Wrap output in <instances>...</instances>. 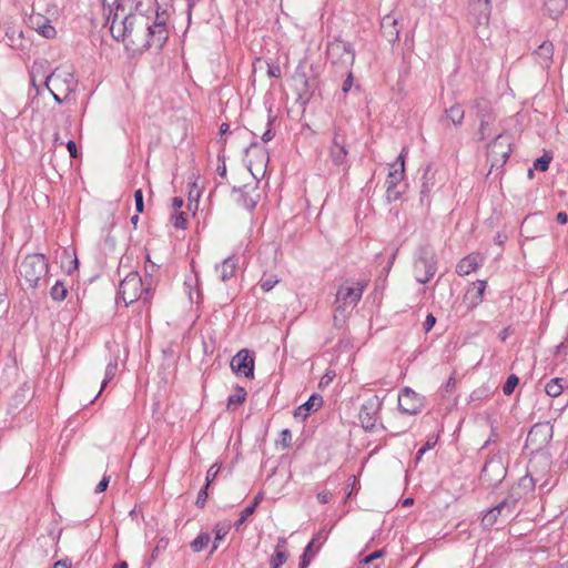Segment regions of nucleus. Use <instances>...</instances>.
Instances as JSON below:
<instances>
[{
    "label": "nucleus",
    "mask_w": 568,
    "mask_h": 568,
    "mask_svg": "<svg viewBox=\"0 0 568 568\" xmlns=\"http://www.w3.org/2000/svg\"><path fill=\"white\" fill-rule=\"evenodd\" d=\"M106 24L112 38L121 41L128 50L133 52H142L151 48L160 50L168 40L165 21L156 14L155 21L150 23L149 17L132 12V3H120L111 8Z\"/></svg>",
    "instance_id": "obj_1"
},
{
    "label": "nucleus",
    "mask_w": 568,
    "mask_h": 568,
    "mask_svg": "<svg viewBox=\"0 0 568 568\" xmlns=\"http://www.w3.org/2000/svg\"><path fill=\"white\" fill-rule=\"evenodd\" d=\"M47 274L48 263L43 254L27 255L19 265L21 285L29 288H36Z\"/></svg>",
    "instance_id": "obj_2"
},
{
    "label": "nucleus",
    "mask_w": 568,
    "mask_h": 568,
    "mask_svg": "<svg viewBox=\"0 0 568 568\" xmlns=\"http://www.w3.org/2000/svg\"><path fill=\"white\" fill-rule=\"evenodd\" d=\"M119 297L124 302L125 306L142 300L148 303L151 298L150 287L143 288V282L138 272H130L120 283Z\"/></svg>",
    "instance_id": "obj_3"
},
{
    "label": "nucleus",
    "mask_w": 568,
    "mask_h": 568,
    "mask_svg": "<svg viewBox=\"0 0 568 568\" xmlns=\"http://www.w3.org/2000/svg\"><path fill=\"white\" fill-rule=\"evenodd\" d=\"M326 54L331 64L341 71H348L355 61L353 47L341 39L328 43Z\"/></svg>",
    "instance_id": "obj_4"
},
{
    "label": "nucleus",
    "mask_w": 568,
    "mask_h": 568,
    "mask_svg": "<svg viewBox=\"0 0 568 568\" xmlns=\"http://www.w3.org/2000/svg\"><path fill=\"white\" fill-rule=\"evenodd\" d=\"M45 87L50 92H60L68 99L70 93L74 92L77 81L73 71L70 68L60 67L54 69L45 78Z\"/></svg>",
    "instance_id": "obj_5"
},
{
    "label": "nucleus",
    "mask_w": 568,
    "mask_h": 568,
    "mask_svg": "<svg viewBox=\"0 0 568 568\" xmlns=\"http://www.w3.org/2000/svg\"><path fill=\"white\" fill-rule=\"evenodd\" d=\"M328 160L336 168L346 165L348 155L347 136L339 126L332 129V140L327 148Z\"/></svg>",
    "instance_id": "obj_6"
},
{
    "label": "nucleus",
    "mask_w": 568,
    "mask_h": 568,
    "mask_svg": "<svg viewBox=\"0 0 568 568\" xmlns=\"http://www.w3.org/2000/svg\"><path fill=\"white\" fill-rule=\"evenodd\" d=\"M366 284L361 282L345 281L336 293V311H345L347 307H355L362 298Z\"/></svg>",
    "instance_id": "obj_7"
},
{
    "label": "nucleus",
    "mask_w": 568,
    "mask_h": 568,
    "mask_svg": "<svg viewBox=\"0 0 568 568\" xmlns=\"http://www.w3.org/2000/svg\"><path fill=\"white\" fill-rule=\"evenodd\" d=\"M511 152V138L508 134H499L495 141L488 145L487 158L490 162V171L500 169L506 163Z\"/></svg>",
    "instance_id": "obj_8"
},
{
    "label": "nucleus",
    "mask_w": 568,
    "mask_h": 568,
    "mask_svg": "<svg viewBox=\"0 0 568 568\" xmlns=\"http://www.w3.org/2000/svg\"><path fill=\"white\" fill-rule=\"evenodd\" d=\"M415 277L417 282L425 284L427 283L436 273V262L434 260V254L428 251L427 247L420 248L419 256L415 261Z\"/></svg>",
    "instance_id": "obj_9"
},
{
    "label": "nucleus",
    "mask_w": 568,
    "mask_h": 568,
    "mask_svg": "<svg viewBox=\"0 0 568 568\" xmlns=\"http://www.w3.org/2000/svg\"><path fill=\"white\" fill-rule=\"evenodd\" d=\"M382 400L378 396H372L362 405L358 414L361 425L366 430H372L377 420Z\"/></svg>",
    "instance_id": "obj_10"
},
{
    "label": "nucleus",
    "mask_w": 568,
    "mask_h": 568,
    "mask_svg": "<svg viewBox=\"0 0 568 568\" xmlns=\"http://www.w3.org/2000/svg\"><path fill=\"white\" fill-rule=\"evenodd\" d=\"M231 368L246 378L254 377V357L248 349L239 351L231 359Z\"/></svg>",
    "instance_id": "obj_11"
},
{
    "label": "nucleus",
    "mask_w": 568,
    "mask_h": 568,
    "mask_svg": "<svg viewBox=\"0 0 568 568\" xmlns=\"http://www.w3.org/2000/svg\"><path fill=\"white\" fill-rule=\"evenodd\" d=\"M398 407L404 414L416 415L423 407V397L409 387H405L398 395Z\"/></svg>",
    "instance_id": "obj_12"
},
{
    "label": "nucleus",
    "mask_w": 568,
    "mask_h": 568,
    "mask_svg": "<svg viewBox=\"0 0 568 568\" xmlns=\"http://www.w3.org/2000/svg\"><path fill=\"white\" fill-rule=\"evenodd\" d=\"M551 437L552 427L548 423H539L530 428L527 435V444L536 448H541L550 442Z\"/></svg>",
    "instance_id": "obj_13"
},
{
    "label": "nucleus",
    "mask_w": 568,
    "mask_h": 568,
    "mask_svg": "<svg viewBox=\"0 0 568 568\" xmlns=\"http://www.w3.org/2000/svg\"><path fill=\"white\" fill-rule=\"evenodd\" d=\"M444 180V174L433 168V165H427L423 178H422V196H428L430 192L435 189H439L442 182Z\"/></svg>",
    "instance_id": "obj_14"
},
{
    "label": "nucleus",
    "mask_w": 568,
    "mask_h": 568,
    "mask_svg": "<svg viewBox=\"0 0 568 568\" xmlns=\"http://www.w3.org/2000/svg\"><path fill=\"white\" fill-rule=\"evenodd\" d=\"M28 22L32 29L47 39H52L57 34L54 27L51 26V21L41 13L32 12L29 16Z\"/></svg>",
    "instance_id": "obj_15"
},
{
    "label": "nucleus",
    "mask_w": 568,
    "mask_h": 568,
    "mask_svg": "<svg viewBox=\"0 0 568 568\" xmlns=\"http://www.w3.org/2000/svg\"><path fill=\"white\" fill-rule=\"evenodd\" d=\"M468 11L477 24L488 23L491 13L490 0H469Z\"/></svg>",
    "instance_id": "obj_16"
},
{
    "label": "nucleus",
    "mask_w": 568,
    "mask_h": 568,
    "mask_svg": "<svg viewBox=\"0 0 568 568\" xmlns=\"http://www.w3.org/2000/svg\"><path fill=\"white\" fill-rule=\"evenodd\" d=\"M406 154H407V149L404 148L402 150V152L399 153L398 158L396 159V161L389 165V172H388V176L386 180V185H390V187L397 186L400 183V181L403 180L404 172H405L404 165H405Z\"/></svg>",
    "instance_id": "obj_17"
},
{
    "label": "nucleus",
    "mask_w": 568,
    "mask_h": 568,
    "mask_svg": "<svg viewBox=\"0 0 568 568\" xmlns=\"http://www.w3.org/2000/svg\"><path fill=\"white\" fill-rule=\"evenodd\" d=\"M293 81L298 99L303 102L310 101L314 91V85L306 74L303 71L297 70L293 77Z\"/></svg>",
    "instance_id": "obj_18"
},
{
    "label": "nucleus",
    "mask_w": 568,
    "mask_h": 568,
    "mask_svg": "<svg viewBox=\"0 0 568 568\" xmlns=\"http://www.w3.org/2000/svg\"><path fill=\"white\" fill-rule=\"evenodd\" d=\"M233 192H239V203L247 210H253L260 199L256 186L244 185L243 187H233Z\"/></svg>",
    "instance_id": "obj_19"
},
{
    "label": "nucleus",
    "mask_w": 568,
    "mask_h": 568,
    "mask_svg": "<svg viewBox=\"0 0 568 568\" xmlns=\"http://www.w3.org/2000/svg\"><path fill=\"white\" fill-rule=\"evenodd\" d=\"M514 500L513 499H504L500 501L497 506L490 508L481 518V525L484 528L489 529L493 527L496 523L499 516L503 515L506 507H513Z\"/></svg>",
    "instance_id": "obj_20"
},
{
    "label": "nucleus",
    "mask_w": 568,
    "mask_h": 568,
    "mask_svg": "<svg viewBox=\"0 0 568 568\" xmlns=\"http://www.w3.org/2000/svg\"><path fill=\"white\" fill-rule=\"evenodd\" d=\"M474 106L477 109V118L480 121L479 138L484 140L487 135L486 131L491 119L488 103L485 100H476Z\"/></svg>",
    "instance_id": "obj_21"
},
{
    "label": "nucleus",
    "mask_w": 568,
    "mask_h": 568,
    "mask_svg": "<svg viewBox=\"0 0 568 568\" xmlns=\"http://www.w3.org/2000/svg\"><path fill=\"white\" fill-rule=\"evenodd\" d=\"M323 404V398L321 395L313 394L307 402L302 404L297 409L295 410L294 416L295 417H302L305 419L310 412L317 410Z\"/></svg>",
    "instance_id": "obj_22"
},
{
    "label": "nucleus",
    "mask_w": 568,
    "mask_h": 568,
    "mask_svg": "<svg viewBox=\"0 0 568 568\" xmlns=\"http://www.w3.org/2000/svg\"><path fill=\"white\" fill-rule=\"evenodd\" d=\"M481 260L483 258L478 255L470 254L459 261L456 266V272L462 276L468 275L478 268Z\"/></svg>",
    "instance_id": "obj_23"
},
{
    "label": "nucleus",
    "mask_w": 568,
    "mask_h": 568,
    "mask_svg": "<svg viewBox=\"0 0 568 568\" xmlns=\"http://www.w3.org/2000/svg\"><path fill=\"white\" fill-rule=\"evenodd\" d=\"M554 54V45L551 42H542L535 51L537 62L544 67H549Z\"/></svg>",
    "instance_id": "obj_24"
},
{
    "label": "nucleus",
    "mask_w": 568,
    "mask_h": 568,
    "mask_svg": "<svg viewBox=\"0 0 568 568\" xmlns=\"http://www.w3.org/2000/svg\"><path fill=\"white\" fill-rule=\"evenodd\" d=\"M397 20L390 16H386L383 18L381 27L384 36L388 39V41H396L399 37V30L396 28Z\"/></svg>",
    "instance_id": "obj_25"
},
{
    "label": "nucleus",
    "mask_w": 568,
    "mask_h": 568,
    "mask_svg": "<svg viewBox=\"0 0 568 568\" xmlns=\"http://www.w3.org/2000/svg\"><path fill=\"white\" fill-rule=\"evenodd\" d=\"M236 258L227 257L225 258L221 265L216 266V271L219 272V276L223 282L229 281L234 276L236 270Z\"/></svg>",
    "instance_id": "obj_26"
},
{
    "label": "nucleus",
    "mask_w": 568,
    "mask_h": 568,
    "mask_svg": "<svg viewBox=\"0 0 568 568\" xmlns=\"http://www.w3.org/2000/svg\"><path fill=\"white\" fill-rule=\"evenodd\" d=\"M544 6L548 16L552 19H557L565 11L567 0H544Z\"/></svg>",
    "instance_id": "obj_27"
},
{
    "label": "nucleus",
    "mask_w": 568,
    "mask_h": 568,
    "mask_svg": "<svg viewBox=\"0 0 568 568\" xmlns=\"http://www.w3.org/2000/svg\"><path fill=\"white\" fill-rule=\"evenodd\" d=\"M446 118L449 119L455 125H460L464 120V110L462 105L454 104L445 110Z\"/></svg>",
    "instance_id": "obj_28"
},
{
    "label": "nucleus",
    "mask_w": 568,
    "mask_h": 568,
    "mask_svg": "<svg viewBox=\"0 0 568 568\" xmlns=\"http://www.w3.org/2000/svg\"><path fill=\"white\" fill-rule=\"evenodd\" d=\"M104 223H105V226H108L104 230L106 232L105 233V237H104V242H105V244L108 245V247L110 250H113L114 246H115V239H114V236L111 235L110 227L115 224V221H114V215L111 212H108L105 214Z\"/></svg>",
    "instance_id": "obj_29"
},
{
    "label": "nucleus",
    "mask_w": 568,
    "mask_h": 568,
    "mask_svg": "<svg viewBox=\"0 0 568 568\" xmlns=\"http://www.w3.org/2000/svg\"><path fill=\"white\" fill-rule=\"evenodd\" d=\"M562 382L564 379L559 377L550 379L545 386L547 395L550 397H558L564 390Z\"/></svg>",
    "instance_id": "obj_30"
},
{
    "label": "nucleus",
    "mask_w": 568,
    "mask_h": 568,
    "mask_svg": "<svg viewBox=\"0 0 568 568\" xmlns=\"http://www.w3.org/2000/svg\"><path fill=\"white\" fill-rule=\"evenodd\" d=\"M246 397V392L243 387H237L235 393L232 394L227 399V408L235 409L239 405H241Z\"/></svg>",
    "instance_id": "obj_31"
},
{
    "label": "nucleus",
    "mask_w": 568,
    "mask_h": 568,
    "mask_svg": "<svg viewBox=\"0 0 568 568\" xmlns=\"http://www.w3.org/2000/svg\"><path fill=\"white\" fill-rule=\"evenodd\" d=\"M211 541V536L207 532H201L192 542L191 548L194 552L202 551Z\"/></svg>",
    "instance_id": "obj_32"
},
{
    "label": "nucleus",
    "mask_w": 568,
    "mask_h": 568,
    "mask_svg": "<svg viewBox=\"0 0 568 568\" xmlns=\"http://www.w3.org/2000/svg\"><path fill=\"white\" fill-rule=\"evenodd\" d=\"M67 294L68 290L61 281H57L50 291V295L54 301H63L67 297Z\"/></svg>",
    "instance_id": "obj_33"
},
{
    "label": "nucleus",
    "mask_w": 568,
    "mask_h": 568,
    "mask_svg": "<svg viewBox=\"0 0 568 568\" xmlns=\"http://www.w3.org/2000/svg\"><path fill=\"white\" fill-rule=\"evenodd\" d=\"M116 368H118L116 363H109L106 365L105 373H104V379L101 383V388H100L99 394L104 389V387L108 385V383L111 379H113V377L115 376Z\"/></svg>",
    "instance_id": "obj_34"
},
{
    "label": "nucleus",
    "mask_w": 568,
    "mask_h": 568,
    "mask_svg": "<svg viewBox=\"0 0 568 568\" xmlns=\"http://www.w3.org/2000/svg\"><path fill=\"white\" fill-rule=\"evenodd\" d=\"M286 550H275L271 557V568H280L287 560Z\"/></svg>",
    "instance_id": "obj_35"
},
{
    "label": "nucleus",
    "mask_w": 568,
    "mask_h": 568,
    "mask_svg": "<svg viewBox=\"0 0 568 568\" xmlns=\"http://www.w3.org/2000/svg\"><path fill=\"white\" fill-rule=\"evenodd\" d=\"M519 383V378L516 375L508 376L506 383L503 386V392L505 395H510L515 390L516 386Z\"/></svg>",
    "instance_id": "obj_36"
},
{
    "label": "nucleus",
    "mask_w": 568,
    "mask_h": 568,
    "mask_svg": "<svg viewBox=\"0 0 568 568\" xmlns=\"http://www.w3.org/2000/svg\"><path fill=\"white\" fill-rule=\"evenodd\" d=\"M384 555V551L383 550H375L374 552H372L371 555L366 556L365 558H363L361 561H359V565L357 568H366L368 564H371L372 561H374L375 559H378L381 558L382 556Z\"/></svg>",
    "instance_id": "obj_37"
},
{
    "label": "nucleus",
    "mask_w": 568,
    "mask_h": 568,
    "mask_svg": "<svg viewBox=\"0 0 568 568\" xmlns=\"http://www.w3.org/2000/svg\"><path fill=\"white\" fill-rule=\"evenodd\" d=\"M551 161V158L550 156H547V155H542L540 158H538L535 162H534V169L535 170H538V171H547L548 168H549V163Z\"/></svg>",
    "instance_id": "obj_38"
},
{
    "label": "nucleus",
    "mask_w": 568,
    "mask_h": 568,
    "mask_svg": "<svg viewBox=\"0 0 568 568\" xmlns=\"http://www.w3.org/2000/svg\"><path fill=\"white\" fill-rule=\"evenodd\" d=\"M168 546H169V539H168V538H164V537H163V538H161V539L158 541V544H156L155 548H154V549H153V551H152L151 559H152V560H155V559H156V557L159 556V554H160L161 551H164V550L168 548Z\"/></svg>",
    "instance_id": "obj_39"
},
{
    "label": "nucleus",
    "mask_w": 568,
    "mask_h": 568,
    "mask_svg": "<svg viewBox=\"0 0 568 568\" xmlns=\"http://www.w3.org/2000/svg\"><path fill=\"white\" fill-rule=\"evenodd\" d=\"M253 513H254L253 507H248V506H247V507H245V508L242 510V513H241V515H240V518L235 521L234 527H235L236 529H239V528H240V527H241V526H242V525L247 520V518H248Z\"/></svg>",
    "instance_id": "obj_40"
},
{
    "label": "nucleus",
    "mask_w": 568,
    "mask_h": 568,
    "mask_svg": "<svg viewBox=\"0 0 568 568\" xmlns=\"http://www.w3.org/2000/svg\"><path fill=\"white\" fill-rule=\"evenodd\" d=\"M292 442V434L290 429H283L277 440V445H282L283 448H287Z\"/></svg>",
    "instance_id": "obj_41"
},
{
    "label": "nucleus",
    "mask_w": 568,
    "mask_h": 568,
    "mask_svg": "<svg viewBox=\"0 0 568 568\" xmlns=\"http://www.w3.org/2000/svg\"><path fill=\"white\" fill-rule=\"evenodd\" d=\"M174 226L176 229H184L186 225V217L184 212H175L172 216Z\"/></svg>",
    "instance_id": "obj_42"
},
{
    "label": "nucleus",
    "mask_w": 568,
    "mask_h": 568,
    "mask_svg": "<svg viewBox=\"0 0 568 568\" xmlns=\"http://www.w3.org/2000/svg\"><path fill=\"white\" fill-rule=\"evenodd\" d=\"M475 285H476V288H477V293H476V296H475L474 304H478L483 300V295H484V292L486 290V281H477L475 283Z\"/></svg>",
    "instance_id": "obj_43"
},
{
    "label": "nucleus",
    "mask_w": 568,
    "mask_h": 568,
    "mask_svg": "<svg viewBox=\"0 0 568 568\" xmlns=\"http://www.w3.org/2000/svg\"><path fill=\"white\" fill-rule=\"evenodd\" d=\"M219 471H220V466H217V464L212 465L206 473V484L205 485L210 486V484L216 478Z\"/></svg>",
    "instance_id": "obj_44"
},
{
    "label": "nucleus",
    "mask_w": 568,
    "mask_h": 568,
    "mask_svg": "<svg viewBox=\"0 0 568 568\" xmlns=\"http://www.w3.org/2000/svg\"><path fill=\"white\" fill-rule=\"evenodd\" d=\"M134 200H135V209L139 213L143 212L144 209V202H143V192L141 189L136 190L134 192Z\"/></svg>",
    "instance_id": "obj_45"
},
{
    "label": "nucleus",
    "mask_w": 568,
    "mask_h": 568,
    "mask_svg": "<svg viewBox=\"0 0 568 568\" xmlns=\"http://www.w3.org/2000/svg\"><path fill=\"white\" fill-rule=\"evenodd\" d=\"M229 532V526L227 525H220L217 524L215 526V542L219 540H222Z\"/></svg>",
    "instance_id": "obj_46"
},
{
    "label": "nucleus",
    "mask_w": 568,
    "mask_h": 568,
    "mask_svg": "<svg viewBox=\"0 0 568 568\" xmlns=\"http://www.w3.org/2000/svg\"><path fill=\"white\" fill-rule=\"evenodd\" d=\"M207 488L209 486L205 485L197 494V498H196V506L197 507H204L205 503H206V499H207Z\"/></svg>",
    "instance_id": "obj_47"
},
{
    "label": "nucleus",
    "mask_w": 568,
    "mask_h": 568,
    "mask_svg": "<svg viewBox=\"0 0 568 568\" xmlns=\"http://www.w3.org/2000/svg\"><path fill=\"white\" fill-rule=\"evenodd\" d=\"M278 283V280L277 278H273V277H270V278H263L261 280V288L264 291V292H268L271 291L276 284Z\"/></svg>",
    "instance_id": "obj_48"
},
{
    "label": "nucleus",
    "mask_w": 568,
    "mask_h": 568,
    "mask_svg": "<svg viewBox=\"0 0 568 568\" xmlns=\"http://www.w3.org/2000/svg\"><path fill=\"white\" fill-rule=\"evenodd\" d=\"M386 196L389 202L396 201L400 196V191L397 190V186L390 187V185H387Z\"/></svg>",
    "instance_id": "obj_49"
},
{
    "label": "nucleus",
    "mask_w": 568,
    "mask_h": 568,
    "mask_svg": "<svg viewBox=\"0 0 568 568\" xmlns=\"http://www.w3.org/2000/svg\"><path fill=\"white\" fill-rule=\"evenodd\" d=\"M435 323H436L435 316L433 314H428L424 322V331L426 333H428L434 327Z\"/></svg>",
    "instance_id": "obj_50"
},
{
    "label": "nucleus",
    "mask_w": 568,
    "mask_h": 568,
    "mask_svg": "<svg viewBox=\"0 0 568 568\" xmlns=\"http://www.w3.org/2000/svg\"><path fill=\"white\" fill-rule=\"evenodd\" d=\"M159 265L155 264L151 258L150 255L146 256V264H145V272L148 275H152L156 270Z\"/></svg>",
    "instance_id": "obj_51"
},
{
    "label": "nucleus",
    "mask_w": 568,
    "mask_h": 568,
    "mask_svg": "<svg viewBox=\"0 0 568 568\" xmlns=\"http://www.w3.org/2000/svg\"><path fill=\"white\" fill-rule=\"evenodd\" d=\"M346 72H347V78L344 80L343 87H342V90L344 93H347L353 85V74L349 70Z\"/></svg>",
    "instance_id": "obj_52"
},
{
    "label": "nucleus",
    "mask_w": 568,
    "mask_h": 568,
    "mask_svg": "<svg viewBox=\"0 0 568 568\" xmlns=\"http://www.w3.org/2000/svg\"><path fill=\"white\" fill-rule=\"evenodd\" d=\"M271 123H272V121H271V118L268 116L267 118L268 129L261 136L264 142H268L274 138V132L271 129Z\"/></svg>",
    "instance_id": "obj_53"
},
{
    "label": "nucleus",
    "mask_w": 568,
    "mask_h": 568,
    "mask_svg": "<svg viewBox=\"0 0 568 568\" xmlns=\"http://www.w3.org/2000/svg\"><path fill=\"white\" fill-rule=\"evenodd\" d=\"M505 499H513V500H514V506H513V507H509V508H508V507H506V508H505V510H504V513H503V515H501V516H505V517H509V516H511V515H513V513L515 511V509H516V507H517V503H518V500H517V498H516V497H514V496H511V495H510V496H508V497H506Z\"/></svg>",
    "instance_id": "obj_54"
},
{
    "label": "nucleus",
    "mask_w": 568,
    "mask_h": 568,
    "mask_svg": "<svg viewBox=\"0 0 568 568\" xmlns=\"http://www.w3.org/2000/svg\"><path fill=\"white\" fill-rule=\"evenodd\" d=\"M109 483H110V477L103 476V478L101 479V481L98 484V486L95 488V493H98V494L103 493L108 488Z\"/></svg>",
    "instance_id": "obj_55"
},
{
    "label": "nucleus",
    "mask_w": 568,
    "mask_h": 568,
    "mask_svg": "<svg viewBox=\"0 0 568 568\" xmlns=\"http://www.w3.org/2000/svg\"><path fill=\"white\" fill-rule=\"evenodd\" d=\"M102 2H103V6H105V4L109 6V10L111 8L118 7L120 3L121 4H130L129 1H126V0H102Z\"/></svg>",
    "instance_id": "obj_56"
},
{
    "label": "nucleus",
    "mask_w": 568,
    "mask_h": 568,
    "mask_svg": "<svg viewBox=\"0 0 568 568\" xmlns=\"http://www.w3.org/2000/svg\"><path fill=\"white\" fill-rule=\"evenodd\" d=\"M67 149H68L71 158H73V159L78 158V150H77V144L74 141L70 140L67 143Z\"/></svg>",
    "instance_id": "obj_57"
},
{
    "label": "nucleus",
    "mask_w": 568,
    "mask_h": 568,
    "mask_svg": "<svg viewBox=\"0 0 568 568\" xmlns=\"http://www.w3.org/2000/svg\"><path fill=\"white\" fill-rule=\"evenodd\" d=\"M311 551V546H307L305 548V551L302 556V559H301V562H300V568H306L310 564V558L307 557V552Z\"/></svg>",
    "instance_id": "obj_58"
},
{
    "label": "nucleus",
    "mask_w": 568,
    "mask_h": 568,
    "mask_svg": "<svg viewBox=\"0 0 568 568\" xmlns=\"http://www.w3.org/2000/svg\"><path fill=\"white\" fill-rule=\"evenodd\" d=\"M332 494L329 491H322L317 495V499L321 504H327L331 500Z\"/></svg>",
    "instance_id": "obj_59"
},
{
    "label": "nucleus",
    "mask_w": 568,
    "mask_h": 568,
    "mask_svg": "<svg viewBox=\"0 0 568 568\" xmlns=\"http://www.w3.org/2000/svg\"><path fill=\"white\" fill-rule=\"evenodd\" d=\"M183 205V199L182 197H173L172 200V206L174 209L175 212H179V210L182 207Z\"/></svg>",
    "instance_id": "obj_60"
},
{
    "label": "nucleus",
    "mask_w": 568,
    "mask_h": 568,
    "mask_svg": "<svg viewBox=\"0 0 568 568\" xmlns=\"http://www.w3.org/2000/svg\"><path fill=\"white\" fill-rule=\"evenodd\" d=\"M263 500V494L262 493H258L251 505H248V507H253V510L255 511L256 507L260 505V503Z\"/></svg>",
    "instance_id": "obj_61"
},
{
    "label": "nucleus",
    "mask_w": 568,
    "mask_h": 568,
    "mask_svg": "<svg viewBox=\"0 0 568 568\" xmlns=\"http://www.w3.org/2000/svg\"><path fill=\"white\" fill-rule=\"evenodd\" d=\"M556 221L560 224H566L568 222V215L566 212H559L556 216Z\"/></svg>",
    "instance_id": "obj_62"
},
{
    "label": "nucleus",
    "mask_w": 568,
    "mask_h": 568,
    "mask_svg": "<svg viewBox=\"0 0 568 568\" xmlns=\"http://www.w3.org/2000/svg\"><path fill=\"white\" fill-rule=\"evenodd\" d=\"M275 550H286V539L284 537L278 538Z\"/></svg>",
    "instance_id": "obj_63"
},
{
    "label": "nucleus",
    "mask_w": 568,
    "mask_h": 568,
    "mask_svg": "<svg viewBox=\"0 0 568 568\" xmlns=\"http://www.w3.org/2000/svg\"><path fill=\"white\" fill-rule=\"evenodd\" d=\"M53 568H70V564L67 560H59L54 564Z\"/></svg>",
    "instance_id": "obj_64"
}]
</instances>
